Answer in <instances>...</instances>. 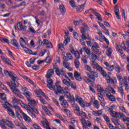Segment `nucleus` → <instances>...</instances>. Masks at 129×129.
Segmentation results:
<instances>
[{
    "instance_id": "obj_58",
    "label": "nucleus",
    "mask_w": 129,
    "mask_h": 129,
    "mask_svg": "<svg viewBox=\"0 0 129 129\" xmlns=\"http://www.w3.org/2000/svg\"><path fill=\"white\" fill-rule=\"evenodd\" d=\"M67 58H68L69 60H73V57L72 55L70 53H67L66 54Z\"/></svg>"
},
{
    "instance_id": "obj_52",
    "label": "nucleus",
    "mask_w": 129,
    "mask_h": 129,
    "mask_svg": "<svg viewBox=\"0 0 129 129\" xmlns=\"http://www.w3.org/2000/svg\"><path fill=\"white\" fill-rule=\"evenodd\" d=\"M106 80L109 81V83H113L114 84V81L112 79V78H110L109 76L106 77Z\"/></svg>"
},
{
    "instance_id": "obj_21",
    "label": "nucleus",
    "mask_w": 129,
    "mask_h": 129,
    "mask_svg": "<svg viewBox=\"0 0 129 129\" xmlns=\"http://www.w3.org/2000/svg\"><path fill=\"white\" fill-rule=\"evenodd\" d=\"M6 124L9 127H10L11 128H15V125L14 123H13V122L12 121H10L9 120H6Z\"/></svg>"
},
{
    "instance_id": "obj_44",
    "label": "nucleus",
    "mask_w": 129,
    "mask_h": 129,
    "mask_svg": "<svg viewBox=\"0 0 129 129\" xmlns=\"http://www.w3.org/2000/svg\"><path fill=\"white\" fill-rule=\"evenodd\" d=\"M74 107H75V108H76L74 111L75 113H76V114H77L80 111V108H79V106L76 104L74 105Z\"/></svg>"
},
{
    "instance_id": "obj_17",
    "label": "nucleus",
    "mask_w": 129,
    "mask_h": 129,
    "mask_svg": "<svg viewBox=\"0 0 129 129\" xmlns=\"http://www.w3.org/2000/svg\"><path fill=\"white\" fill-rule=\"evenodd\" d=\"M114 13L117 19L119 20V19H120V16H119V9H118V7H117V6H115Z\"/></svg>"
},
{
    "instance_id": "obj_56",
    "label": "nucleus",
    "mask_w": 129,
    "mask_h": 129,
    "mask_svg": "<svg viewBox=\"0 0 129 129\" xmlns=\"http://www.w3.org/2000/svg\"><path fill=\"white\" fill-rule=\"evenodd\" d=\"M91 56H92V61H95V60L97 59L98 57L97 55H96L95 54L92 53H91Z\"/></svg>"
},
{
    "instance_id": "obj_54",
    "label": "nucleus",
    "mask_w": 129,
    "mask_h": 129,
    "mask_svg": "<svg viewBox=\"0 0 129 129\" xmlns=\"http://www.w3.org/2000/svg\"><path fill=\"white\" fill-rule=\"evenodd\" d=\"M85 70H87V71H89V72H90V73H91V72H92V69H91V67H90V66H89V65L86 64L85 66Z\"/></svg>"
},
{
    "instance_id": "obj_31",
    "label": "nucleus",
    "mask_w": 129,
    "mask_h": 129,
    "mask_svg": "<svg viewBox=\"0 0 129 129\" xmlns=\"http://www.w3.org/2000/svg\"><path fill=\"white\" fill-rule=\"evenodd\" d=\"M110 112V114L112 117H116V118H117L118 116H119V113H117L114 111H111Z\"/></svg>"
},
{
    "instance_id": "obj_57",
    "label": "nucleus",
    "mask_w": 129,
    "mask_h": 129,
    "mask_svg": "<svg viewBox=\"0 0 129 129\" xmlns=\"http://www.w3.org/2000/svg\"><path fill=\"white\" fill-rule=\"evenodd\" d=\"M28 30L31 33H36V31L35 30V29H34V27H33V26H29L28 28Z\"/></svg>"
},
{
    "instance_id": "obj_48",
    "label": "nucleus",
    "mask_w": 129,
    "mask_h": 129,
    "mask_svg": "<svg viewBox=\"0 0 129 129\" xmlns=\"http://www.w3.org/2000/svg\"><path fill=\"white\" fill-rule=\"evenodd\" d=\"M118 92L120 93V94L122 96H123V94H124V92H123V89L122 87H120L118 88Z\"/></svg>"
},
{
    "instance_id": "obj_53",
    "label": "nucleus",
    "mask_w": 129,
    "mask_h": 129,
    "mask_svg": "<svg viewBox=\"0 0 129 129\" xmlns=\"http://www.w3.org/2000/svg\"><path fill=\"white\" fill-rule=\"evenodd\" d=\"M25 96L27 97V99H30V97H31V93L29 91H27L24 93Z\"/></svg>"
},
{
    "instance_id": "obj_61",
    "label": "nucleus",
    "mask_w": 129,
    "mask_h": 129,
    "mask_svg": "<svg viewBox=\"0 0 129 129\" xmlns=\"http://www.w3.org/2000/svg\"><path fill=\"white\" fill-rule=\"evenodd\" d=\"M58 49L59 50H61V51H63V50H64V46L62 43H59L58 44Z\"/></svg>"
},
{
    "instance_id": "obj_50",
    "label": "nucleus",
    "mask_w": 129,
    "mask_h": 129,
    "mask_svg": "<svg viewBox=\"0 0 129 129\" xmlns=\"http://www.w3.org/2000/svg\"><path fill=\"white\" fill-rule=\"evenodd\" d=\"M6 120L5 119H2V120H0V126L1 127H3V126H5V124L6 123Z\"/></svg>"
},
{
    "instance_id": "obj_12",
    "label": "nucleus",
    "mask_w": 129,
    "mask_h": 129,
    "mask_svg": "<svg viewBox=\"0 0 129 129\" xmlns=\"http://www.w3.org/2000/svg\"><path fill=\"white\" fill-rule=\"evenodd\" d=\"M55 93L56 94V95H58V93H64V89H63V88L61 87V86H59L58 87H56V88L55 87Z\"/></svg>"
},
{
    "instance_id": "obj_29",
    "label": "nucleus",
    "mask_w": 129,
    "mask_h": 129,
    "mask_svg": "<svg viewBox=\"0 0 129 129\" xmlns=\"http://www.w3.org/2000/svg\"><path fill=\"white\" fill-rule=\"evenodd\" d=\"M99 49V48H95L94 47L92 48V49L95 54H97V55H101V51H99V49Z\"/></svg>"
},
{
    "instance_id": "obj_63",
    "label": "nucleus",
    "mask_w": 129,
    "mask_h": 129,
    "mask_svg": "<svg viewBox=\"0 0 129 129\" xmlns=\"http://www.w3.org/2000/svg\"><path fill=\"white\" fill-rule=\"evenodd\" d=\"M20 101H21V100L17 99V98H16V97H14V98H13V103H15V104L18 103V102H20Z\"/></svg>"
},
{
    "instance_id": "obj_2",
    "label": "nucleus",
    "mask_w": 129,
    "mask_h": 129,
    "mask_svg": "<svg viewBox=\"0 0 129 129\" xmlns=\"http://www.w3.org/2000/svg\"><path fill=\"white\" fill-rule=\"evenodd\" d=\"M54 75V70L53 69L49 70L46 76L47 79V86L50 90H55V86L53 85V80L51 79V76Z\"/></svg>"
},
{
    "instance_id": "obj_34",
    "label": "nucleus",
    "mask_w": 129,
    "mask_h": 129,
    "mask_svg": "<svg viewBox=\"0 0 129 129\" xmlns=\"http://www.w3.org/2000/svg\"><path fill=\"white\" fill-rule=\"evenodd\" d=\"M11 44H12L13 46H15V47L19 48V43H18V41H17L16 39H13L11 40Z\"/></svg>"
},
{
    "instance_id": "obj_16",
    "label": "nucleus",
    "mask_w": 129,
    "mask_h": 129,
    "mask_svg": "<svg viewBox=\"0 0 129 129\" xmlns=\"http://www.w3.org/2000/svg\"><path fill=\"white\" fill-rule=\"evenodd\" d=\"M91 63L92 66L94 69H97L99 71V69L101 68V67L99 66V64H98L97 63H96V62L94 61H91Z\"/></svg>"
},
{
    "instance_id": "obj_33",
    "label": "nucleus",
    "mask_w": 129,
    "mask_h": 129,
    "mask_svg": "<svg viewBox=\"0 0 129 129\" xmlns=\"http://www.w3.org/2000/svg\"><path fill=\"white\" fill-rule=\"evenodd\" d=\"M61 105L63 107H64V108H68V107H69V105L68 104V102L66 100H64L62 102Z\"/></svg>"
},
{
    "instance_id": "obj_24",
    "label": "nucleus",
    "mask_w": 129,
    "mask_h": 129,
    "mask_svg": "<svg viewBox=\"0 0 129 129\" xmlns=\"http://www.w3.org/2000/svg\"><path fill=\"white\" fill-rule=\"evenodd\" d=\"M20 44L22 47V48H26V46L27 45V43L25 41V39L23 38V37H21L20 39Z\"/></svg>"
},
{
    "instance_id": "obj_28",
    "label": "nucleus",
    "mask_w": 129,
    "mask_h": 129,
    "mask_svg": "<svg viewBox=\"0 0 129 129\" xmlns=\"http://www.w3.org/2000/svg\"><path fill=\"white\" fill-rule=\"evenodd\" d=\"M116 49L117 51L121 54V56L122 57H124V56H125V55H124V54H123V53L122 52V49H120L119 45L117 44L116 45Z\"/></svg>"
},
{
    "instance_id": "obj_9",
    "label": "nucleus",
    "mask_w": 129,
    "mask_h": 129,
    "mask_svg": "<svg viewBox=\"0 0 129 129\" xmlns=\"http://www.w3.org/2000/svg\"><path fill=\"white\" fill-rule=\"evenodd\" d=\"M53 67L55 70V73L58 75V76H60V75H64L65 72L63 71V70H60L59 68H56V66L53 65Z\"/></svg>"
},
{
    "instance_id": "obj_30",
    "label": "nucleus",
    "mask_w": 129,
    "mask_h": 129,
    "mask_svg": "<svg viewBox=\"0 0 129 129\" xmlns=\"http://www.w3.org/2000/svg\"><path fill=\"white\" fill-rule=\"evenodd\" d=\"M8 114L10 115V116H12V117H15L16 116V115L15 114V112H14V110L12 109V108H9L7 110Z\"/></svg>"
},
{
    "instance_id": "obj_37",
    "label": "nucleus",
    "mask_w": 129,
    "mask_h": 129,
    "mask_svg": "<svg viewBox=\"0 0 129 129\" xmlns=\"http://www.w3.org/2000/svg\"><path fill=\"white\" fill-rule=\"evenodd\" d=\"M42 109L45 111L47 115H52V113H51V111H50L46 107H43Z\"/></svg>"
},
{
    "instance_id": "obj_55",
    "label": "nucleus",
    "mask_w": 129,
    "mask_h": 129,
    "mask_svg": "<svg viewBox=\"0 0 129 129\" xmlns=\"http://www.w3.org/2000/svg\"><path fill=\"white\" fill-rule=\"evenodd\" d=\"M103 117L104 118L105 120H106V122H110V120L109 119V118L108 117V116H107V115L105 114H103Z\"/></svg>"
},
{
    "instance_id": "obj_59",
    "label": "nucleus",
    "mask_w": 129,
    "mask_h": 129,
    "mask_svg": "<svg viewBox=\"0 0 129 129\" xmlns=\"http://www.w3.org/2000/svg\"><path fill=\"white\" fill-rule=\"evenodd\" d=\"M4 62L6 63V64H8V65H12V62L8 58H6Z\"/></svg>"
},
{
    "instance_id": "obj_1",
    "label": "nucleus",
    "mask_w": 129,
    "mask_h": 129,
    "mask_svg": "<svg viewBox=\"0 0 129 129\" xmlns=\"http://www.w3.org/2000/svg\"><path fill=\"white\" fill-rule=\"evenodd\" d=\"M4 73L7 76H10L12 81L11 82H7L8 85L10 86L11 91L16 94V96H18L20 98H23V96L21 94L20 90L18 89L17 87H19V83H18V77L13 72H9L8 71H5Z\"/></svg>"
},
{
    "instance_id": "obj_35",
    "label": "nucleus",
    "mask_w": 129,
    "mask_h": 129,
    "mask_svg": "<svg viewBox=\"0 0 129 129\" xmlns=\"http://www.w3.org/2000/svg\"><path fill=\"white\" fill-rule=\"evenodd\" d=\"M22 78H23L24 79H25V80H27V81H28L29 83L32 84V85H35V83L33 81L30 79L28 77H26V76H22Z\"/></svg>"
},
{
    "instance_id": "obj_60",
    "label": "nucleus",
    "mask_w": 129,
    "mask_h": 129,
    "mask_svg": "<svg viewBox=\"0 0 129 129\" xmlns=\"http://www.w3.org/2000/svg\"><path fill=\"white\" fill-rule=\"evenodd\" d=\"M75 56L77 59H79L80 58V53L78 51H75Z\"/></svg>"
},
{
    "instance_id": "obj_43",
    "label": "nucleus",
    "mask_w": 129,
    "mask_h": 129,
    "mask_svg": "<svg viewBox=\"0 0 129 129\" xmlns=\"http://www.w3.org/2000/svg\"><path fill=\"white\" fill-rule=\"evenodd\" d=\"M62 83H63V84H65V85L68 86V87H70V86H71V83H70V82H69L65 79L62 80Z\"/></svg>"
},
{
    "instance_id": "obj_14",
    "label": "nucleus",
    "mask_w": 129,
    "mask_h": 129,
    "mask_svg": "<svg viewBox=\"0 0 129 129\" xmlns=\"http://www.w3.org/2000/svg\"><path fill=\"white\" fill-rule=\"evenodd\" d=\"M42 125H43L44 127L46 129H51V127H50V125L49 124V122L47 119H45V121H42L41 122Z\"/></svg>"
},
{
    "instance_id": "obj_26",
    "label": "nucleus",
    "mask_w": 129,
    "mask_h": 129,
    "mask_svg": "<svg viewBox=\"0 0 129 129\" xmlns=\"http://www.w3.org/2000/svg\"><path fill=\"white\" fill-rule=\"evenodd\" d=\"M76 114L79 116H82V118L87 117V115H86V113L80 110V111H79Z\"/></svg>"
},
{
    "instance_id": "obj_15",
    "label": "nucleus",
    "mask_w": 129,
    "mask_h": 129,
    "mask_svg": "<svg viewBox=\"0 0 129 129\" xmlns=\"http://www.w3.org/2000/svg\"><path fill=\"white\" fill-rule=\"evenodd\" d=\"M106 96H107V98H108L110 101H115V97H114L113 95H111L110 93H106Z\"/></svg>"
},
{
    "instance_id": "obj_46",
    "label": "nucleus",
    "mask_w": 129,
    "mask_h": 129,
    "mask_svg": "<svg viewBox=\"0 0 129 129\" xmlns=\"http://www.w3.org/2000/svg\"><path fill=\"white\" fill-rule=\"evenodd\" d=\"M0 41L3 43H7V44H10V41L7 38H0Z\"/></svg>"
},
{
    "instance_id": "obj_40",
    "label": "nucleus",
    "mask_w": 129,
    "mask_h": 129,
    "mask_svg": "<svg viewBox=\"0 0 129 129\" xmlns=\"http://www.w3.org/2000/svg\"><path fill=\"white\" fill-rule=\"evenodd\" d=\"M94 106L95 107V108H97V109H98L99 108V106H100V105L99 104V102L97 101V100H95V101L93 102Z\"/></svg>"
},
{
    "instance_id": "obj_36",
    "label": "nucleus",
    "mask_w": 129,
    "mask_h": 129,
    "mask_svg": "<svg viewBox=\"0 0 129 129\" xmlns=\"http://www.w3.org/2000/svg\"><path fill=\"white\" fill-rule=\"evenodd\" d=\"M85 3L84 4L77 6L76 9L78 11H80L81 12L84 9V8L85 7Z\"/></svg>"
},
{
    "instance_id": "obj_49",
    "label": "nucleus",
    "mask_w": 129,
    "mask_h": 129,
    "mask_svg": "<svg viewBox=\"0 0 129 129\" xmlns=\"http://www.w3.org/2000/svg\"><path fill=\"white\" fill-rule=\"evenodd\" d=\"M112 53V49L111 48L109 47L108 48L107 52H106V55L109 57L111 56V53Z\"/></svg>"
},
{
    "instance_id": "obj_25",
    "label": "nucleus",
    "mask_w": 129,
    "mask_h": 129,
    "mask_svg": "<svg viewBox=\"0 0 129 129\" xmlns=\"http://www.w3.org/2000/svg\"><path fill=\"white\" fill-rule=\"evenodd\" d=\"M84 27L81 28V33H85V32H88L89 31V28L87 26V25L84 24Z\"/></svg>"
},
{
    "instance_id": "obj_23",
    "label": "nucleus",
    "mask_w": 129,
    "mask_h": 129,
    "mask_svg": "<svg viewBox=\"0 0 129 129\" xmlns=\"http://www.w3.org/2000/svg\"><path fill=\"white\" fill-rule=\"evenodd\" d=\"M99 71L100 72L101 74L102 75V76H103V77H105V78H106V77H108V76H107V74H106V72H105V71L103 70L102 67L99 69Z\"/></svg>"
},
{
    "instance_id": "obj_13",
    "label": "nucleus",
    "mask_w": 129,
    "mask_h": 129,
    "mask_svg": "<svg viewBox=\"0 0 129 129\" xmlns=\"http://www.w3.org/2000/svg\"><path fill=\"white\" fill-rule=\"evenodd\" d=\"M65 40L63 41V44L66 46L68 43L70 42V37H69V33H66L64 35Z\"/></svg>"
},
{
    "instance_id": "obj_45",
    "label": "nucleus",
    "mask_w": 129,
    "mask_h": 129,
    "mask_svg": "<svg viewBox=\"0 0 129 129\" xmlns=\"http://www.w3.org/2000/svg\"><path fill=\"white\" fill-rule=\"evenodd\" d=\"M14 108L15 109L17 113L20 112V113H21V114H23V113H24V112H22V110L20 108H19V106H15Z\"/></svg>"
},
{
    "instance_id": "obj_42",
    "label": "nucleus",
    "mask_w": 129,
    "mask_h": 129,
    "mask_svg": "<svg viewBox=\"0 0 129 129\" xmlns=\"http://www.w3.org/2000/svg\"><path fill=\"white\" fill-rule=\"evenodd\" d=\"M2 105L4 106V108H6L8 110L9 109V108H10V106H11V104L9 103L8 102H6V103L2 104Z\"/></svg>"
},
{
    "instance_id": "obj_39",
    "label": "nucleus",
    "mask_w": 129,
    "mask_h": 129,
    "mask_svg": "<svg viewBox=\"0 0 129 129\" xmlns=\"http://www.w3.org/2000/svg\"><path fill=\"white\" fill-rule=\"evenodd\" d=\"M121 46L123 50H124V51H126V52H127V53H128L129 49L127 48H126V46H125V44H124V41L122 42Z\"/></svg>"
},
{
    "instance_id": "obj_20",
    "label": "nucleus",
    "mask_w": 129,
    "mask_h": 129,
    "mask_svg": "<svg viewBox=\"0 0 129 129\" xmlns=\"http://www.w3.org/2000/svg\"><path fill=\"white\" fill-rule=\"evenodd\" d=\"M81 38L82 40H91L89 35L86 33H83L81 35Z\"/></svg>"
},
{
    "instance_id": "obj_5",
    "label": "nucleus",
    "mask_w": 129,
    "mask_h": 129,
    "mask_svg": "<svg viewBox=\"0 0 129 129\" xmlns=\"http://www.w3.org/2000/svg\"><path fill=\"white\" fill-rule=\"evenodd\" d=\"M81 122L83 126H88L89 127L92 126V124L90 121L86 120L84 118H81Z\"/></svg>"
},
{
    "instance_id": "obj_18",
    "label": "nucleus",
    "mask_w": 129,
    "mask_h": 129,
    "mask_svg": "<svg viewBox=\"0 0 129 129\" xmlns=\"http://www.w3.org/2000/svg\"><path fill=\"white\" fill-rule=\"evenodd\" d=\"M22 115L23 116L24 119L25 120V121H27V122H31L32 119H31V118L29 117L27 114H26L25 113H22Z\"/></svg>"
},
{
    "instance_id": "obj_3",
    "label": "nucleus",
    "mask_w": 129,
    "mask_h": 129,
    "mask_svg": "<svg viewBox=\"0 0 129 129\" xmlns=\"http://www.w3.org/2000/svg\"><path fill=\"white\" fill-rule=\"evenodd\" d=\"M75 97H76L75 98L76 101H77V102H78V103H79V104L80 105L81 107H83V108L85 107V102L83 100V99L78 95H76L75 96Z\"/></svg>"
},
{
    "instance_id": "obj_62",
    "label": "nucleus",
    "mask_w": 129,
    "mask_h": 129,
    "mask_svg": "<svg viewBox=\"0 0 129 129\" xmlns=\"http://www.w3.org/2000/svg\"><path fill=\"white\" fill-rule=\"evenodd\" d=\"M112 121L113 122L114 124H115L116 125H119V122H118V120H116L114 118H113L112 119Z\"/></svg>"
},
{
    "instance_id": "obj_22",
    "label": "nucleus",
    "mask_w": 129,
    "mask_h": 129,
    "mask_svg": "<svg viewBox=\"0 0 129 129\" xmlns=\"http://www.w3.org/2000/svg\"><path fill=\"white\" fill-rule=\"evenodd\" d=\"M59 11L61 15H65V13H66V9L64 5H61L59 6Z\"/></svg>"
},
{
    "instance_id": "obj_8",
    "label": "nucleus",
    "mask_w": 129,
    "mask_h": 129,
    "mask_svg": "<svg viewBox=\"0 0 129 129\" xmlns=\"http://www.w3.org/2000/svg\"><path fill=\"white\" fill-rule=\"evenodd\" d=\"M28 106L30 108H33V107H35V106H37V102H35V100L28 98Z\"/></svg>"
},
{
    "instance_id": "obj_6",
    "label": "nucleus",
    "mask_w": 129,
    "mask_h": 129,
    "mask_svg": "<svg viewBox=\"0 0 129 129\" xmlns=\"http://www.w3.org/2000/svg\"><path fill=\"white\" fill-rule=\"evenodd\" d=\"M17 28L19 31H22L23 32H26L27 31V26H23L22 22H19L17 23Z\"/></svg>"
},
{
    "instance_id": "obj_11",
    "label": "nucleus",
    "mask_w": 129,
    "mask_h": 129,
    "mask_svg": "<svg viewBox=\"0 0 129 129\" xmlns=\"http://www.w3.org/2000/svg\"><path fill=\"white\" fill-rule=\"evenodd\" d=\"M104 65L106 66V68L108 71H113L114 69V65L110 66L109 65V63L108 62H105L104 63Z\"/></svg>"
},
{
    "instance_id": "obj_38",
    "label": "nucleus",
    "mask_w": 129,
    "mask_h": 129,
    "mask_svg": "<svg viewBox=\"0 0 129 129\" xmlns=\"http://www.w3.org/2000/svg\"><path fill=\"white\" fill-rule=\"evenodd\" d=\"M74 63L76 69H79V68L80 67V62H79V60L75 59Z\"/></svg>"
},
{
    "instance_id": "obj_27",
    "label": "nucleus",
    "mask_w": 129,
    "mask_h": 129,
    "mask_svg": "<svg viewBox=\"0 0 129 129\" xmlns=\"http://www.w3.org/2000/svg\"><path fill=\"white\" fill-rule=\"evenodd\" d=\"M74 76L77 80H78L79 81H81V80H82V78H81V76L78 73V72H75Z\"/></svg>"
},
{
    "instance_id": "obj_7",
    "label": "nucleus",
    "mask_w": 129,
    "mask_h": 129,
    "mask_svg": "<svg viewBox=\"0 0 129 129\" xmlns=\"http://www.w3.org/2000/svg\"><path fill=\"white\" fill-rule=\"evenodd\" d=\"M64 93L67 96V98L68 101H75V98H74V96L73 95H71L70 92H64Z\"/></svg>"
},
{
    "instance_id": "obj_51",
    "label": "nucleus",
    "mask_w": 129,
    "mask_h": 129,
    "mask_svg": "<svg viewBox=\"0 0 129 129\" xmlns=\"http://www.w3.org/2000/svg\"><path fill=\"white\" fill-rule=\"evenodd\" d=\"M69 3L72 8H77V6L76 5L75 2L74 1L71 0L69 1Z\"/></svg>"
},
{
    "instance_id": "obj_32",
    "label": "nucleus",
    "mask_w": 129,
    "mask_h": 129,
    "mask_svg": "<svg viewBox=\"0 0 129 129\" xmlns=\"http://www.w3.org/2000/svg\"><path fill=\"white\" fill-rule=\"evenodd\" d=\"M94 15H95V16H96V17H97V19L98 21H100V22H102V19L101 18V15H100V14H99V13L94 11Z\"/></svg>"
},
{
    "instance_id": "obj_19",
    "label": "nucleus",
    "mask_w": 129,
    "mask_h": 129,
    "mask_svg": "<svg viewBox=\"0 0 129 129\" xmlns=\"http://www.w3.org/2000/svg\"><path fill=\"white\" fill-rule=\"evenodd\" d=\"M62 64L66 68L68 69L69 71H72L73 70V69H72L71 67H70V63L69 62H66V61H63Z\"/></svg>"
},
{
    "instance_id": "obj_41",
    "label": "nucleus",
    "mask_w": 129,
    "mask_h": 129,
    "mask_svg": "<svg viewBox=\"0 0 129 129\" xmlns=\"http://www.w3.org/2000/svg\"><path fill=\"white\" fill-rule=\"evenodd\" d=\"M97 90L99 92V94H101L103 92V91H104L103 88H101V87H100V86L99 85L97 86Z\"/></svg>"
},
{
    "instance_id": "obj_64",
    "label": "nucleus",
    "mask_w": 129,
    "mask_h": 129,
    "mask_svg": "<svg viewBox=\"0 0 129 129\" xmlns=\"http://www.w3.org/2000/svg\"><path fill=\"white\" fill-rule=\"evenodd\" d=\"M35 61H36V58L35 57H32L30 59V64H33V63H35Z\"/></svg>"
},
{
    "instance_id": "obj_4",
    "label": "nucleus",
    "mask_w": 129,
    "mask_h": 129,
    "mask_svg": "<svg viewBox=\"0 0 129 129\" xmlns=\"http://www.w3.org/2000/svg\"><path fill=\"white\" fill-rule=\"evenodd\" d=\"M87 76L89 78H90L92 80L94 81L95 80V77H98V73L97 72H94L93 71H92L90 74L87 73Z\"/></svg>"
},
{
    "instance_id": "obj_47",
    "label": "nucleus",
    "mask_w": 129,
    "mask_h": 129,
    "mask_svg": "<svg viewBox=\"0 0 129 129\" xmlns=\"http://www.w3.org/2000/svg\"><path fill=\"white\" fill-rule=\"evenodd\" d=\"M84 50L87 55H91V52H90V49L88 47H84Z\"/></svg>"
},
{
    "instance_id": "obj_10",
    "label": "nucleus",
    "mask_w": 129,
    "mask_h": 129,
    "mask_svg": "<svg viewBox=\"0 0 129 129\" xmlns=\"http://www.w3.org/2000/svg\"><path fill=\"white\" fill-rule=\"evenodd\" d=\"M0 98H1V102L3 103V104L8 102L7 101V96H6V94L5 93H1L0 94Z\"/></svg>"
}]
</instances>
